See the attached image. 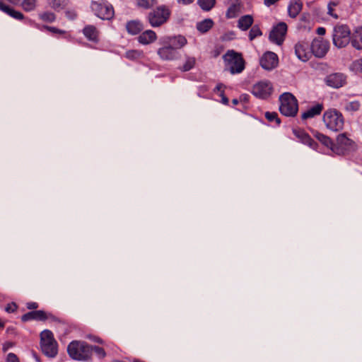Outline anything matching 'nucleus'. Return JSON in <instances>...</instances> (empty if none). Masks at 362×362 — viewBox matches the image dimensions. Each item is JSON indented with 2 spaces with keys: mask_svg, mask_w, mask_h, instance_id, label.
<instances>
[{
  "mask_svg": "<svg viewBox=\"0 0 362 362\" xmlns=\"http://www.w3.org/2000/svg\"><path fill=\"white\" fill-rule=\"evenodd\" d=\"M187 43L185 37L178 35L165 36L160 39V47L157 54L164 61H172L176 58V49L182 48Z\"/></svg>",
  "mask_w": 362,
  "mask_h": 362,
  "instance_id": "f257e3e1",
  "label": "nucleus"
},
{
  "mask_svg": "<svg viewBox=\"0 0 362 362\" xmlns=\"http://www.w3.org/2000/svg\"><path fill=\"white\" fill-rule=\"evenodd\" d=\"M172 11L169 6L163 4L153 8L146 16V20L152 28H160L170 19Z\"/></svg>",
  "mask_w": 362,
  "mask_h": 362,
  "instance_id": "f03ea898",
  "label": "nucleus"
},
{
  "mask_svg": "<svg viewBox=\"0 0 362 362\" xmlns=\"http://www.w3.org/2000/svg\"><path fill=\"white\" fill-rule=\"evenodd\" d=\"M225 69L232 74L243 72L245 68V61L243 54L234 49L228 50L223 56Z\"/></svg>",
  "mask_w": 362,
  "mask_h": 362,
  "instance_id": "7ed1b4c3",
  "label": "nucleus"
},
{
  "mask_svg": "<svg viewBox=\"0 0 362 362\" xmlns=\"http://www.w3.org/2000/svg\"><path fill=\"white\" fill-rule=\"evenodd\" d=\"M67 351L72 359L87 361L92 356V346L86 342L76 340L68 345Z\"/></svg>",
  "mask_w": 362,
  "mask_h": 362,
  "instance_id": "20e7f679",
  "label": "nucleus"
},
{
  "mask_svg": "<svg viewBox=\"0 0 362 362\" xmlns=\"http://www.w3.org/2000/svg\"><path fill=\"white\" fill-rule=\"evenodd\" d=\"M90 9L95 16L103 21H111L115 18V8L107 0L92 1Z\"/></svg>",
  "mask_w": 362,
  "mask_h": 362,
  "instance_id": "39448f33",
  "label": "nucleus"
},
{
  "mask_svg": "<svg viewBox=\"0 0 362 362\" xmlns=\"http://www.w3.org/2000/svg\"><path fill=\"white\" fill-rule=\"evenodd\" d=\"M281 113L287 117L295 116L298 110V100L289 92H284L279 98Z\"/></svg>",
  "mask_w": 362,
  "mask_h": 362,
  "instance_id": "423d86ee",
  "label": "nucleus"
},
{
  "mask_svg": "<svg viewBox=\"0 0 362 362\" xmlns=\"http://www.w3.org/2000/svg\"><path fill=\"white\" fill-rule=\"evenodd\" d=\"M40 346L42 351L48 357L53 358L58 353L57 342L49 330H44L41 332Z\"/></svg>",
  "mask_w": 362,
  "mask_h": 362,
  "instance_id": "0eeeda50",
  "label": "nucleus"
},
{
  "mask_svg": "<svg viewBox=\"0 0 362 362\" xmlns=\"http://www.w3.org/2000/svg\"><path fill=\"white\" fill-rule=\"evenodd\" d=\"M323 121L328 129L334 132L341 130L344 123L342 114L336 109L326 110L323 115Z\"/></svg>",
  "mask_w": 362,
  "mask_h": 362,
  "instance_id": "6e6552de",
  "label": "nucleus"
},
{
  "mask_svg": "<svg viewBox=\"0 0 362 362\" xmlns=\"http://www.w3.org/2000/svg\"><path fill=\"white\" fill-rule=\"evenodd\" d=\"M333 43L339 48L345 47L351 40V30L346 25H337L333 30Z\"/></svg>",
  "mask_w": 362,
  "mask_h": 362,
  "instance_id": "1a4fd4ad",
  "label": "nucleus"
},
{
  "mask_svg": "<svg viewBox=\"0 0 362 362\" xmlns=\"http://www.w3.org/2000/svg\"><path fill=\"white\" fill-rule=\"evenodd\" d=\"M288 30V25L284 22H279L274 25L269 33V38L272 42L281 45L283 44Z\"/></svg>",
  "mask_w": 362,
  "mask_h": 362,
  "instance_id": "9d476101",
  "label": "nucleus"
},
{
  "mask_svg": "<svg viewBox=\"0 0 362 362\" xmlns=\"http://www.w3.org/2000/svg\"><path fill=\"white\" fill-rule=\"evenodd\" d=\"M354 146V142L349 139L346 134H340L337 136L336 143L332 147V151L339 155L344 154Z\"/></svg>",
  "mask_w": 362,
  "mask_h": 362,
  "instance_id": "9b49d317",
  "label": "nucleus"
},
{
  "mask_svg": "<svg viewBox=\"0 0 362 362\" xmlns=\"http://www.w3.org/2000/svg\"><path fill=\"white\" fill-rule=\"evenodd\" d=\"M310 45L313 55L317 58L324 57L329 49V41L320 37L314 38Z\"/></svg>",
  "mask_w": 362,
  "mask_h": 362,
  "instance_id": "f8f14e48",
  "label": "nucleus"
},
{
  "mask_svg": "<svg viewBox=\"0 0 362 362\" xmlns=\"http://www.w3.org/2000/svg\"><path fill=\"white\" fill-rule=\"evenodd\" d=\"M295 53L300 60L308 62L313 57L310 44L304 40L298 42L295 45Z\"/></svg>",
  "mask_w": 362,
  "mask_h": 362,
  "instance_id": "ddd939ff",
  "label": "nucleus"
},
{
  "mask_svg": "<svg viewBox=\"0 0 362 362\" xmlns=\"http://www.w3.org/2000/svg\"><path fill=\"white\" fill-rule=\"evenodd\" d=\"M259 64L263 69L272 70L278 66L279 57L276 53L267 51L260 58Z\"/></svg>",
  "mask_w": 362,
  "mask_h": 362,
  "instance_id": "4468645a",
  "label": "nucleus"
},
{
  "mask_svg": "<svg viewBox=\"0 0 362 362\" xmlns=\"http://www.w3.org/2000/svg\"><path fill=\"white\" fill-rule=\"evenodd\" d=\"M325 83L332 88H339L346 83V76L341 73L331 74L326 77Z\"/></svg>",
  "mask_w": 362,
  "mask_h": 362,
  "instance_id": "2eb2a0df",
  "label": "nucleus"
},
{
  "mask_svg": "<svg viewBox=\"0 0 362 362\" xmlns=\"http://www.w3.org/2000/svg\"><path fill=\"white\" fill-rule=\"evenodd\" d=\"M158 40V35L156 33L151 30L148 29L144 30L138 36V42L142 45H149L156 42Z\"/></svg>",
  "mask_w": 362,
  "mask_h": 362,
  "instance_id": "dca6fc26",
  "label": "nucleus"
},
{
  "mask_svg": "<svg viewBox=\"0 0 362 362\" xmlns=\"http://www.w3.org/2000/svg\"><path fill=\"white\" fill-rule=\"evenodd\" d=\"M82 33L90 42L98 43L100 41V31L94 25H86L82 30Z\"/></svg>",
  "mask_w": 362,
  "mask_h": 362,
  "instance_id": "f3484780",
  "label": "nucleus"
},
{
  "mask_svg": "<svg viewBox=\"0 0 362 362\" xmlns=\"http://www.w3.org/2000/svg\"><path fill=\"white\" fill-rule=\"evenodd\" d=\"M144 28V23L139 19L128 21L125 24V29L130 35H139Z\"/></svg>",
  "mask_w": 362,
  "mask_h": 362,
  "instance_id": "a211bd4d",
  "label": "nucleus"
},
{
  "mask_svg": "<svg viewBox=\"0 0 362 362\" xmlns=\"http://www.w3.org/2000/svg\"><path fill=\"white\" fill-rule=\"evenodd\" d=\"M0 11L4 12L5 13L8 14L11 17H12L16 20H18V21H23L25 18V16L23 13L15 10L11 6L6 4L1 0H0Z\"/></svg>",
  "mask_w": 362,
  "mask_h": 362,
  "instance_id": "6ab92c4d",
  "label": "nucleus"
},
{
  "mask_svg": "<svg viewBox=\"0 0 362 362\" xmlns=\"http://www.w3.org/2000/svg\"><path fill=\"white\" fill-rule=\"evenodd\" d=\"M233 2L228 8L226 17L228 19L236 18L241 11L243 4L240 0H233Z\"/></svg>",
  "mask_w": 362,
  "mask_h": 362,
  "instance_id": "aec40b11",
  "label": "nucleus"
},
{
  "mask_svg": "<svg viewBox=\"0 0 362 362\" xmlns=\"http://www.w3.org/2000/svg\"><path fill=\"white\" fill-rule=\"evenodd\" d=\"M323 108L324 107L322 104L317 103L305 111L302 114L301 117L303 119H307L320 115L323 110Z\"/></svg>",
  "mask_w": 362,
  "mask_h": 362,
  "instance_id": "412c9836",
  "label": "nucleus"
},
{
  "mask_svg": "<svg viewBox=\"0 0 362 362\" xmlns=\"http://www.w3.org/2000/svg\"><path fill=\"white\" fill-rule=\"evenodd\" d=\"M352 46L357 49H362V26L355 29L350 40Z\"/></svg>",
  "mask_w": 362,
  "mask_h": 362,
  "instance_id": "4be33fe9",
  "label": "nucleus"
},
{
  "mask_svg": "<svg viewBox=\"0 0 362 362\" xmlns=\"http://www.w3.org/2000/svg\"><path fill=\"white\" fill-rule=\"evenodd\" d=\"M47 319L46 313L42 310H35L29 312L22 316V320L27 322L29 320H45Z\"/></svg>",
  "mask_w": 362,
  "mask_h": 362,
  "instance_id": "5701e85b",
  "label": "nucleus"
},
{
  "mask_svg": "<svg viewBox=\"0 0 362 362\" xmlns=\"http://www.w3.org/2000/svg\"><path fill=\"white\" fill-rule=\"evenodd\" d=\"M302 8L303 3L301 1L298 0L291 1L288 7V16L292 18H296L297 16L300 13Z\"/></svg>",
  "mask_w": 362,
  "mask_h": 362,
  "instance_id": "b1692460",
  "label": "nucleus"
},
{
  "mask_svg": "<svg viewBox=\"0 0 362 362\" xmlns=\"http://www.w3.org/2000/svg\"><path fill=\"white\" fill-rule=\"evenodd\" d=\"M69 4V0H48L47 4L52 10L59 12L65 10Z\"/></svg>",
  "mask_w": 362,
  "mask_h": 362,
  "instance_id": "393cba45",
  "label": "nucleus"
},
{
  "mask_svg": "<svg viewBox=\"0 0 362 362\" xmlns=\"http://www.w3.org/2000/svg\"><path fill=\"white\" fill-rule=\"evenodd\" d=\"M254 19L251 15H245L238 20V28L242 30H247L253 24Z\"/></svg>",
  "mask_w": 362,
  "mask_h": 362,
  "instance_id": "a878e982",
  "label": "nucleus"
},
{
  "mask_svg": "<svg viewBox=\"0 0 362 362\" xmlns=\"http://www.w3.org/2000/svg\"><path fill=\"white\" fill-rule=\"evenodd\" d=\"M214 25V23L211 18H206L197 24V30L204 34L210 30Z\"/></svg>",
  "mask_w": 362,
  "mask_h": 362,
  "instance_id": "bb28decb",
  "label": "nucleus"
},
{
  "mask_svg": "<svg viewBox=\"0 0 362 362\" xmlns=\"http://www.w3.org/2000/svg\"><path fill=\"white\" fill-rule=\"evenodd\" d=\"M293 133L296 137L300 139V140L303 143L308 144L310 146L312 145V143L313 142V139L303 129L295 128L293 129Z\"/></svg>",
  "mask_w": 362,
  "mask_h": 362,
  "instance_id": "cd10ccee",
  "label": "nucleus"
},
{
  "mask_svg": "<svg viewBox=\"0 0 362 362\" xmlns=\"http://www.w3.org/2000/svg\"><path fill=\"white\" fill-rule=\"evenodd\" d=\"M124 56L129 60L138 61L144 58L145 54L141 49H129L125 52Z\"/></svg>",
  "mask_w": 362,
  "mask_h": 362,
  "instance_id": "c85d7f7f",
  "label": "nucleus"
},
{
  "mask_svg": "<svg viewBox=\"0 0 362 362\" xmlns=\"http://www.w3.org/2000/svg\"><path fill=\"white\" fill-rule=\"evenodd\" d=\"M158 3V0H136L137 8L143 10H149L154 7Z\"/></svg>",
  "mask_w": 362,
  "mask_h": 362,
  "instance_id": "c756f323",
  "label": "nucleus"
},
{
  "mask_svg": "<svg viewBox=\"0 0 362 362\" xmlns=\"http://www.w3.org/2000/svg\"><path fill=\"white\" fill-rule=\"evenodd\" d=\"M42 29L45 30L52 34H57V35H62L65 38H68V37H71V35L69 32L64 30H61L57 27L44 25H42Z\"/></svg>",
  "mask_w": 362,
  "mask_h": 362,
  "instance_id": "7c9ffc66",
  "label": "nucleus"
},
{
  "mask_svg": "<svg viewBox=\"0 0 362 362\" xmlns=\"http://www.w3.org/2000/svg\"><path fill=\"white\" fill-rule=\"evenodd\" d=\"M197 4L202 10L208 12L215 7L216 0H197Z\"/></svg>",
  "mask_w": 362,
  "mask_h": 362,
  "instance_id": "2f4dec72",
  "label": "nucleus"
},
{
  "mask_svg": "<svg viewBox=\"0 0 362 362\" xmlns=\"http://www.w3.org/2000/svg\"><path fill=\"white\" fill-rule=\"evenodd\" d=\"M39 18L44 23H52L57 19L56 14L50 11H46L39 14Z\"/></svg>",
  "mask_w": 362,
  "mask_h": 362,
  "instance_id": "473e14b6",
  "label": "nucleus"
},
{
  "mask_svg": "<svg viewBox=\"0 0 362 362\" xmlns=\"http://www.w3.org/2000/svg\"><path fill=\"white\" fill-rule=\"evenodd\" d=\"M255 90H272V83L269 81H262L254 86Z\"/></svg>",
  "mask_w": 362,
  "mask_h": 362,
  "instance_id": "72a5a7b5",
  "label": "nucleus"
},
{
  "mask_svg": "<svg viewBox=\"0 0 362 362\" xmlns=\"http://www.w3.org/2000/svg\"><path fill=\"white\" fill-rule=\"evenodd\" d=\"M20 4L25 11L30 12L35 9L37 0H23Z\"/></svg>",
  "mask_w": 362,
  "mask_h": 362,
  "instance_id": "f704fd0d",
  "label": "nucleus"
},
{
  "mask_svg": "<svg viewBox=\"0 0 362 362\" xmlns=\"http://www.w3.org/2000/svg\"><path fill=\"white\" fill-rule=\"evenodd\" d=\"M265 117L267 121L275 126H279L281 124V119L276 112H265Z\"/></svg>",
  "mask_w": 362,
  "mask_h": 362,
  "instance_id": "c9c22d12",
  "label": "nucleus"
},
{
  "mask_svg": "<svg viewBox=\"0 0 362 362\" xmlns=\"http://www.w3.org/2000/svg\"><path fill=\"white\" fill-rule=\"evenodd\" d=\"M196 59L194 57H187L184 64L180 68L182 71H188L194 67Z\"/></svg>",
  "mask_w": 362,
  "mask_h": 362,
  "instance_id": "e433bc0d",
  "label": "nucleus"
},
{
  "mask_svg": "<svg viewBox=\"0 0 362 362\" xmlns=\"http://www.w3.org/2000/svg\"><path fill=\"white\" fill-rule=\"evenodd\" d=\"M262 35V30H260L259 25H255L252 27L249 33V39L252 41L257 37H259Z\"/></svg>",
  "mask_w": 362,
  "mask_h": 362,
  "instance_id": "4c0bfd02",
  "label": "nucleus"
},
{
  "mask_svg": "<svg viewBox=\"0 0 362 362\" xmlns=\"http://www.w3.org/2000/svg\"><path fill=\"white\" fill-rule=\"evenodd\" d=\"M360 103L358 101L348 102L345 104L344 108L349 112H356L359 110Z\"/></svg>",
  "mask_w": 362,
  "mask_h": 362,
  "instance_id": "58836bf2",
  "label": "nucleus"
},
{
  "mask_svg": "<svg viewBox=\"0 0 362 362\" xmlns=\"http://www.w3.org/2000/svg\"><path fill=\"white\" fill-rule=\"evenodd\" d=\"M224 50V46L222 45H216L210 52V56L212 58H217Z\"/></svg>",
  "mask_w": 362,
  "mask_h": 362,
  "instance_id": "ea45409f",
  "label": "nucleus"
},
{
  "mask_svg": "<svg viewBox=\"0 0 362 362\" xmlns=\"http://www.w3.org/2000/svg\"><path fill=\"white\" fill-rule=\"evenodd\" d=\"M317 138L323 144H325L327 147H330L331 149L332 150V147L334 144L332 143L330 138H329L328 136H325L323 134H320L317 136Z\"/></svg>",
  "mask_w": 362,
  "mask_h": 362,
  "instance_id": "a19ab883",
  "label": "nucleus"
},
{
  "mask_svg": "<svg viewBox=\"0 0 362 362\" xmlns=\"http://www.w3.org/2000/svg\"><path fill=\"white\" fill-rule=\"evenodd\" d=\"M64 13H65L66 17L71 21L75 20L78 16V13H77L76 11L74 8H66L64 10Z\"/></svg>",
  "mask_w": 362,
  "mask_h": 362,
  "instance_id": "79ce46f5",
  "label": "nucleus"
},
{
  "mask_svg": "<svg viewBox=\"0 0 362 362\" xmlns=\"http://www.w3.org/2000/svg\"><path fill=\"white\" fill-rule=\"evenodd\" d=\"M248 100V95L243 94L242 95L239 99L237 98H233L232 99V103L233 105H237L240 103H245Z\"/></svg>",
  "mask_w": 362,
  "mask_h": 362,
  "instance_id": "37998d69",
  "label": "nucleus"
},
{
  "mask_svg": "<svg viewBox=\"0 0 362 362\" xmlns=\"http://www.w3.org/2000/svg\"><path fill=\"white\" fill-rule=\"evenodd\" d=\"M94 351L100 358H104L106 355L103 348L100 346H92V352Z\"/></svg>",
  "mask_w": 362,
  "mask_h": 362,
  "instance_id": "c03bdc74",
  "label": "nucleus"
},
{
  "mask_svg": "<svg viewBox=\"0 0 362 362\" xmlns=\"http://www.w3.org/2000/svg\"><path fill=\"white\" fill-rule=\"evenodd\" d=\"M337 6V4L334 2H330L328 5V14L334 17V18H338L337 14L335 13V10L334 8V6Z\"/></svg>",
  "mask_w": 362,
  "mask_h": 362,
  "instance_id": "a18cd8bd",
  "label": "nucleus"
},
{
  "mask_svg": "<svg viewBox=\"0 0 362 362\" xmlns=\"http://www.w3.org/2000/svg\"><path fill=\"white\" fill-rule=\"evenodd\" d=\"M17 305L14 303H8L5 308V310L7 313H14L17 310Z\"/></svg>",
  "mask_w": 362,
  "mask_h": 362,
  "instance_id": "49530a36",
  "label": "nucleus"
},
{
  "mask_svg": "<svg viewBox=\"0 0 362 362\" xmlns=\"http://www.w3.org/2000/svg\"><path fill=\"white\" fill-rule=\"evenodd\" d=\"M7 362H20L18 356L13 353H9L6 358Z\"/></svg>",
  "mask_w": 362,
  "mask_h": 362,
  "instance_id": "de8ad7c7",
  "label": "nucleus"
},
{
  "mask_svg": "<svg viewBox=\"0 0 362 362\" xmlns=\"http://www.w3.org/2000/svg\"><path fill=\"white\" fill-rule=\"evenodd\" d=\"M255 97L259 98H267L269 96L270 92H252Z\"/></svg>",
  "mask_w": 362,
  "mask_h": 362,
  "instance_id": "09e8293b",
  "label": "nucleus"
},
{
  "mask_svg": "<svg viewBox=\"0 0 362 362\" xmlns=\"http://www.w3.org/2000/svg\"><path fill=\"white\" fill-rule=\"evenodd\" d=\"M14 346V344L12 343V342H10V341H7V342H5L4 344H3V346H2V351L4 352H6L9 349H11V347H13Z\"/></svg>",
  "mask_w": 362,
  "mask_h": 362,
  "instance_id": "8fccbe9b",
  "label": "nucleus"
},
{
  "mask_svg": "<svg viewBox=\"0 0 362 362\" xmlns=\"http://www.w3.org/2000/svg\"><path fill=\"white\" fill-rule=\"evenodd\" d=\"M218 93V96L221 98V102L225 104H228V98L224 95V92H217Z\"/></svg>",
  "mask_w": 362,
  "mask_h": 362,
  "instance_id": "3c124183",
  "label": "nucleus"
},
{
  "mask_svg": "<svg viewBox=\"0 0 362 362\" xmlns=\"http://www.w3.org/2000/svg\"><path fill=\"white\" fill-rule=\"evenodd\" d=\"M227 88L228 87L226 85L222 83H219L216 86L214 90H224Z\"/></svg>",
  "mask_w": 362,
  "mask_h": 362,
  "instance_id": "603ef678",
  "label": "nucleus"
},
{
  "mask_svg": "<svg viewBox=\"0 0 362 362\" xmlns=\"http://www.w3.org/2000/svg\"><path fill=\"white\" fill-rule=\"evenodd\" d=\"M37 307L38 304L35 302H30L27 304V308L30 310L36 309Z\"/></svg>",
  "mask_w": 362,
  "mask_h": 362,
  "instance_id": "864d4df0",
  "label": "nucleus"
},
{
  "mask_svg": "<svg viewBox=\"0 0 362 362\" xmlns=\"http://www.w3.org/2000/svg\"><path fill=\"white\" fill-rule=\"evenodd\" d=\"M279 0H264V4L267 6H270L272 5H274L276 2H278Z\"/></svg>",
  "mask_w": 362,
  "mask_h": 362,
  "instance_id": "5fc2aeb1",
  "label": "nucleus"
},
{
  "mask_svg": "<svg viewBox=\"0 0 362 362\" xmlns=\"http://www.w3.org/2000/svg\"><path fill=\"white\" fill-rule=\"evenodd\" d=\"M178 4L183 5H189L194 2V0H177Z\"/></svg>",
  "mask_w": 362,
  "mask_h": 362,
  "instance_id": "6e6d98bb",
  "label": "nucleus"
},
{
  "mask_svg": "<svg viewBox=\"0 0 362 362\" xmlns=\"http://www.w3.org/2000/svg\"><path fill=\"white\" fill-rule=\"evenodd\" d=\"M316 33L317 34H318L319 35H323L325 34L326 33V30L325 28H322V27H319L317 28L316 30Z\"/></svg>",
  "mask_w": 362,
  "mask_h": 362,
  "instance_id": "4d7b16f0",
  "label": "nucleus"
},
{
  "mask_svg": "<svg viewBox=\"0 0 362 362\" xmlns=\"http://www.w3.org/2000/svg\"><path fill=\"white\" fill-rule=\"evenodd\" d=\"M4 327V322L0 319V328Z\"/></svg>",
  "mask_w": 362,
  "mask_h": 362,
  "instance_id": "13d9d810",
  "label": "nucleus"
},
{
  "mask_svg": "<svg viewBox=\"0 0 362 362\" xmlns=\"http://www.w3.org/2000/svg\"><path fill=\"white\" fill-rule=\"evenodd\" d=\"M360 66H361V69L362 70V59L361 60V62H360Z\"/></svg>",
  "mask_w": 362,
  "mask_h": 362,
  "instance_id": "bf43d9fd",
  "label": "nucleus"
}]
</instances>
